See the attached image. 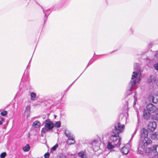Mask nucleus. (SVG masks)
Masks as SVG:
<instances>
[{
	"mask_svg": "<svg viewBox=\"0 0 158 158\" xmlns=\"http://www.w3.org/2000/svg\"><path fill=\"white\" fill-rule=\"evenodd\" d=\"M130 146L129 144H127L126 145L123 147L122 149V152L124 154H127L130 150Z\"/></svg>",
	"mask_w": 158,
	"mask_h": 158,
	"instance_id": "obj_10",
	"label": "nucleus"
},
{
	"mask_svg": "<svg viewBox=\"0 0 158 158\" xmlns=\"http://www.w3.org/2000/svg\"><path fill=\"white\" fill-rule=\"evenodd\" d=\"M145 151L148 154H151V156L154 154L155 155L158 154V145L153 146L152 148H148L145 150Z\"/></svg>",
	"mask_w": 158,
	"mask_h": 158,
	"instance_id": "obj_4",
	"label": "nucleus"
},
{
	"mask_svg": "<svg viewBox=\"0 0 158 158\" xmlns=\"http://www.w3.org/2000/svg\"><path fill=\"white\" fill-rule=\"evenodd\" d=\"M147 108L148 110L151 113H153L156 110V107L152 103H149L147 106Z\"/></svg>",
	"mask_w": 158,
	"mask_h": 158,
	"instance_id": "obj_7",
	"label": "nucleus"
},
{
	"mask_svg": "<svg viewBox=\"0 0 158 158\" xmlns=\"http://www.w3.org/2000/svg\"><path fill=\"white\" fill-rule=\"evenodd\" d=\"M61 158H66V156L64 154H61L60 156Z\"/></svg>",
	"mask_w": 158,
	"mask_h": 158,
	"instance_id": "obj_35",
	"label": "nucleus"
},
{
	"mask_svg": "<svg viewBox=\"0 0 158 158\" xmlns=\"http://www.w3.org/2000/svg\"><path fill=\"white\" fill-rule=\"evenodd\" d=\"M48 130L46 128H42V129L41 131L42 132H43L44 133H45L46 131H47Z\"/></svg>",
	"mask_w": 158,
	"mask_h": 158,
	"instance_id": "obj_29",
	"label": "nucleus"
},
{
	"mask_svg": "<svg viewBox=\"0 0 158 158\" xmlns=\"http://www.w3.org/2000/svg\"><path fill=\"white\" fill-rule=\"evenodd\" d=\"M134 69L136 71H138L139 69V64L138 63H135L134 64Z\"/></svg>",
	"mask_w": 158,
	"mask_h": 158,
	"instance_id": "obj_23",
	"label": "nucleus"
},
{
	"mask_svg": "<svg viewBox=\"0 0 158 158\" xmlns=\"http://www.w3.org/2000/svg\"><path fill=\"white\" fill-rule=\"evenodd\" d=\"M148 132L147 131L143 128L141 130L140 134V139H143L145 138L146 137H148Z\"/></svg>",
	"mask_w": 158,
	"mask_h": 158,
	"instance_id": "obj_9",
	"label": "nucleus"
},
{
	"mask_svg": "<svg viewBox=\"0 0 158 158\" xmlns=\"http://www.w3.org/2000/svg\"><path fill=\"white\" fill-rule=\"evenodd\" d=\"M45 19L44 20V22H45Z\"/></svg>",
	"mask_w": 158,
	"mask_h": 158,
	"instance_id": "obj_42",
	"label": "nucleus"
},
{
	"mask_svg": "<svg viewBox=\"0 0 158 158\" xmlns=\"http://www.w3.org/2000/svg\"><path fill=\"white\" fill-rule=\"evenodd\" d=\"M92 144L94 147H96L97 148V149L99 148V143L98 141L96 140H94L92 142Z\"/></svg>",
	"mask_w": 158,
	"mask_h": 158,
	"instance_id": "obj_14",
	"label": "nucleus"
},
{
	"mask_svg": "<svg viewBox=\"0 0 158 158\" xmlns=\"http://www.w3.org/2000/svg\"><path fill=\"white\" fill-rule=\"evenodd\" d=\"M56 117V116L55 115V118Z\"/></svg>",
	"mask_w": 158,
	"mask_h": 158,
	"instance_id": "obj_41",
	"label": "nucleus"
},
{
	"mask_svg": "<svg viewBox=\"0 0 158 158\" xmlns=\"http://www.w3.org/2000/svg\"><path fill=\"white\" fill-rule=\"evenodd\" d=\"M154 67L156 70L158 71V63L155 64L154 65Z\"/></svg>",
	"mask_w": 158,
	"mask_h": 158,
	"instance_id": "obj_31",
	"label": "nucleus"
},
{
	"mask_svg": "<svg viewBox=\"0 0 158 158\" xmlns=\"http://www.w3.org/2000/svg\"><path fill=\"white\" fill-rule=\"evenodd\" d=\"M7 114V111L6 110L2 111L1 113V114L2 116H5Z\"/></svg>",
	"mask_w": 158,
	"mask_h": 158,
	"instance_id": "obj_28",
	"label": "nucleus"
},
{
	"mask_svg": "<svg viewBox=\"0 0 158 158\" xmlns=\"http://www.w3.org/2000/svg\"><path fill=\"white\" fill-rule=\"evenodd\" d=\"M114 128L112 130V133L119 134L123 132L124 129V125L119 123H116Z\"/></svg>",
	"mask_w": 158,
	"mask_h": 158,
	"instance_id": "obj_3",
	"label": "nucleus"
},
{
	"mask_svg": "<svg viewBox=\"0 0 158 158\" xmlns=\"http://www.w3.org/2000/svg\"><path fill=\"white\" fill-rule=\"evenodd\" d=\"M46 117V115H43V119H44Z\"/></svg>",
	"mask_w": 158,
	"mask_h": 158,
	"instance_id": "obj_38",
	"label": "nucleus"
},
{
	"mask_svg": "<svg viewBox=\"0 0 158 158\" xmlns=\"http://www.w3.org/2000/svg\"><path fill=\"white\" fill-rule=\"evenodd\" d=\"M140 78L139 77L138 78L136 79L135 80H131L129 85V90L131 91V89L132 87L135 86V84L137 83L138 82L140 81Z\"/></svg>",
	"mask_w": 158,
	"mask_h": 158,
	"instance_id": "obj_6",
	"label": "nucleus"
},
{
	"mask_svg": "<svg viewBox=\"0 0 158 158\" xmlns=\"http://www.w3.org/2000/svg\"><path fill=\"white\" fill-rule=\"evenodd\" d=\"M151 139L148 138L141 139L138 148L139 151L143 152L145 149H146L147 148L146 147L152 143Z\"/></svg>",
	"mask_w": 158,
	"mask_h": 158,
	"instance_id": "obj_1",
	"label": "nucleus"
},
{
	"mask_svg": "<svg viewBox=\"0 0 158 158\" xmlns=\"http://www.w3.org/2000/svg\"><path fill=\"white\" fill-rule=\"evenodd\" d=\"M114 144L112 143L111 142H109L107 146V148L108 149H111L114 148Z\"/></svg>",
	"mask_w": 158,
	"mask_h": 158,
	"instance_id": "obj_17",
	"label": "nucleus"
},
{
	"mask_svg": "<svg viewBox=\"0 0 158 158\" xmlns=\"http://www.w3.org/2000/svg\"><path fill=\"white\" fill-rule=\"evenodd\" d=\"M6 155V153L5 152H3L1 154L0 156L1 158H4L5 157Z\"/></svg>",
	"mask_w": 158,
	"mask_h": 158,
	"instance_id": "obj_27",
	"label": "nucleus"
},
{
	"mask_svg": "<svg viewBox=\"0 0 158 158\" xmlns=\"http://www.w3.org/2000/svg\"><path fill=\"white\" fill-rule=\"evenodd\" d=\"M58 147V145L57 144H56L55 146L53 147L51 149V150L53 151H55L56 149Z\"/></svg>",
	"mask_w": 158,
	"mask_h": 158,
	"instance_id": "obj_26",
	"label": "nucleus"
},
{
	"mask_svg": "<svg viewBox=\"0 0 158 158\" xmlns=\"http://www.w3.org/2000/svg\"><path fill=\"white\" fill-rule=\"evenodd\" d=\"M30 109H31V107H30V105H28V106H27L26 107V109H25V112L27 113V114H29Z\"/></svg>",
	"mask_w": 158,
	"mask_h": 158,
	"instance_id": "obj_22",
	"label": "nucleus"
},
{
	"mask_svg": "<svg viewBox=\"0 0 158 158\" xmlns=\"http://www.w3.org/2000/svg\"><path fill=\"white\" fill-rule=\"evenodd\" d=\"M156 123L154 122H150L148 125V129L152 131H154L156 129Z\"/></svg>",
	"mask_w": 158,
	"mask_h": 158,
	"instance_id": "obj_8",
	"label": "nucleus"
},
{
	"mask_svg": "<svg viewBox=\"0 0 158 158\" xmlns=\"http://www.w3.org/2000/svg\"><path fill=\"white\" fill-rule=\"evenodd\" d=\"M36 96V94L34 92L31 93V100L32 101H34Z\"/></svg>",
	"mask_w": 158,
	"mask_h": 158,
	"instance_id": "obj_20",
	"label": "nucleus"
},
{
	"mask_svg": "<svg viewBox=\"0 0 158 158\" xmlns=\"http://www.w3.org/2000/svg\"><path fill=\"white\" fill-rule=\"evenodd\" d=\"M118 134L112 133L110 137V139L112 141L111 143L117 146H119L121 143L120 142L121 138L119 136Z\"/></svg>",
	"mask_w": 158,
	"mask_h": 158,
	"instance_id": "obj_2",
	"label": "nucleus"
},
{
	"mask_svg": "<svg viewBox=\"0 0 158 158\" xmlns=\"http://www.w3.org/2000/svg\"><path fill=\"white\" fill-rule=\"evenodd\" d=\"M150 114L148 110H144L143 112V117L145 119H148L150 117Z\"/></svg>",
	"mask_w": 158,
	"mask_h": 158,
	"instance_id": "obj_13",
	"label": "nucleus"
},
{
	"mask_svg": "<svg viewBox=\"0 0 158 158\" xmlns=\"http://www.w3.org/2000/svg\"><path fill=\"white\" fill-rule=\"evenodd\" d=\"M40 125V122L37 121H34L33 123V126L36 128L39 127Z\"/></svg>",
	"mask_w": 158,
	"mask_h": 158,
	"instance_id": "obj_16",
	"label": "nucleus"
},
{
	"mask_svg": "<svg viewBox=\"0 0 158 158\" xmlns=\"http://www.w3.org/2000/svg\"><path fill=\"white\" fill-rule=\"evenodd\" d=\"M30 148V147L28 144H27L25 147H23V149L24 152H28Z\"/></svg>",
	"mask_w": 158,
	"mask_h": 158,
	"instance_id": "obj_18",
	"label": "nucleus"
},
{
	"mask_svg": "<svg viewBox=\"0 0 158 158\" xmlns=\"http://www.w3.org/2000/svg\"><path fill=\"white\" fill-rule=\"evenodd\" d=\"M75 143V140L74 139V137H69L67 141V144L69 145L73 144Z\"/></svg>",
	"mask_w": 158,
	"mask_h": 158,
	"instance_id": "obj_12",
	"label": "nucleus"
},
{
	"mask_svg": "<svg viewBox=\"0 0 158 158\" xmlns=\"http://www.w3.org/2000/svg\"><path fill=\"white\" fill-rule=\"evenodd\" d=\"M136 100H135H135H134V105L136 103Z\"/></svg>",
	"mask_w": 158,
	"mask_h": 158,
	"instance_id": "obj_39",
	"label": "nucleus"
},
{
	"mask_svg": "<svg viewBox=\"0 0 158 158\" xmlns=\"http://www.w3.org/2000/svg\"><path fill=\"white\" fill-rule=\"evenodd\" d=\"M78 156L82 158H85L86 157V155L85 152L83 151H81L78 153Z\"/></svg>",
	"mask_w": 158,
	"mask_h": 158,
	"instance_id": "obj_19",
	"label": "nucleus"
},
{
	"mask_svg": "<svg viewBox=\"0 0 158 158\" xmlns=\"http://www.w3.org/2000/svg\"><path fill=\"white\" fill-rule=\"evenodd\" d=\"M138 73H137V72L134 71L133 73V74L132 75L131 79L133 80L134 78L138 76Z\"/></svg>",
	"mask_w": 158,
	"mask_h": 158,
	"instance_id": "obj_21",
	"label": "nucleus"
},
{
	"mask_svg": "<svg viewBox=\"0 0 158 158\" xmlns=\"http://www.w3.org/2000/svg\"><path fill=\"white\" fill-rule=\"evenodd\" d=\"M44 123L45 124V127L48 130L52 129L54 127V124L49 119L45 120Z\"/></svg>",
	"mask_w": 158,
	"mask_h": 158,
	"instance_id": "obj_5",
	"label": "nucleus"
},
{
	"mask_svg": "<svg viewBox=\"0 0 158 158\" xmlns=\"http://www.w3.org/2000/svg\"><path fill=\"white\" fill-rule=\"evenodd\" d=\"M153 118L156 120L158 121V114H156L154 115Z\"/></svg>",
	"mask_w": 158,
	"mask_h": 158,
	"instance_id": "obj_30",
	"label": "nucleus"
},
{
	"mask_svg": "<svg viewBox=\"0 0 158 158\" xmlns=\"http://www.w3.org/2000/svg\"><path fill=\"white\" fill-rule=\"evenodd\" d=\"M0 120L1 121H3V120H4V119L3 118H2V117H0Z\"/></svg>",
	"mask_w": 158,
	"mask_h": 158,
	"instance_id": "obj_37",
	"label": "nucleus"
},
{
	"mask_svg": "<svg viewBox=\"0 0 158 158\" xmlns=\"http://www.w3.org/2000/svg\"><path fill=\"white\" fill-rule=\"evenodd\" d=\"M42 8L43 9L44 13V14H45V16H45V17L46 18V20L47 19V15H46L45 14V11L44 10L43 8L42 7Z\"/></svg>",
	"mask_w": 158,
	"mask_h": 158,
	"instance_id": "obj_34",
	"label": "nucleus"
},
{
	"mask_svg": "<svg viewBox=\"0 0 158 158\" xmlns=\"http://www.w3.org/2000/svg\"><path fill=\"white\" fill-rule=\"evenodd\" d=\"M50 156V154L49 152L46 153L44 155V156L45 158H48Z\"/></svg>",
	"mask_w": 158,
	"mask_h": 158,
	"instance_id": "obj_32",
	"label": "nucleus"
},
{
	"mask_svg": "<svg viewBox=\"0 0 158 158\" xmlns=\"http://www.w3.org/2000/svg\"><path fill=\"white\" fill-rule=\"evenodd\" d=\"M151 138L153 139L158 140V132H156L151 135Z\"/></svg>",
	"mask_w": 158,
	"mask_h": 158,
	"instance_id": "obj_15",
	"label": "nucleus"
},
{
	"mask_svg": "<svg viewBox=\"0 0 158 158\" xmlns=\"http://www.w3.org/2000/svg\"><path fill=\"white\" fill-rule=\"evenodd\" d=\"M155 57L158 58V51L155 52Z\"/></svg>",
	"mask_w": 158,
	"mask_h": 158,
	"instance_id": "obj_33",
	"label": "nucleus"
},
{
	"mask_svg": "<svg viewBox=\"0 0 158 158\" xmlns=\"http://www.w3.org/2000/svg\"><path fill=\"white\" fill-rule=\"evenodd\" d=\"M149 100L150 102H152L154 103H158V95L155 96L150 95L149 96Z\"/></svg>",
	"mask_w": 158,
	"mask_h": 158,
	"instance_id": "obj_11",
	"label": "nucleus"
},
{
	"mask_svg": "<svg viewBox=\"0 0 158 158\" xmlns=\"http://www.w3.org/2000/svg\"><path fill=\"white\" fill-rule=\"evenodd\" d=\"M65 135L66 136L69 138V137H73L71 136V133H70L69 131L68 130H66L65 132Z\"/></svg>",
	"mask_w": 158,
	"mask_h": 158,
	"instance_id": "obj_24",
	"label": "nucleus"
},
{
	"mask_svg": "<svg viewBox=\"0 0 158 158\" xmlns=\"http://www.w3.org/2000/svg\"><path fill=\"white\" fill-rule=\"evenodd\" d=\"M135 132H134V133H133V135H132V137H131V138H132L133 137V135H134V134L135 133Z\"/></svg>",
	"mask_w": 158,
	"mask_h": 158,
	"instance_id": "obj_40",
	"label": "nucleus"
},
{
	"mask_svg": "<svg viewBox=\"0 0 158 158\" xmlns=\"http://www.w3.org/2000/svg\"><path fill=\"white\" fill-rule=\"evenodd\" d=\"M61 125V123L60 121H58L56 122L54 126H55L57 128H59L60 127Z\"/></svg>",
	"mask_w": 158,
	"mask_h": 158,
	"instance_id": "obj_25",
	"label": "nucleus"
},
{
	"mask_svg": "<svg viewBox=\"0 0 158 158\" xmlns=\"http://www.w3.org/2000/svg\"><path fill=\"white\" fill-rule=\"evenodd\" d=\"M149 158H158V156L153 155L152 156H150Z\"/></svg>",
	"mask_w": 158,
	"mask_h": 158,
	"instance_id": "obj_36",
	"label": "nucleus"
}]
</instances>
